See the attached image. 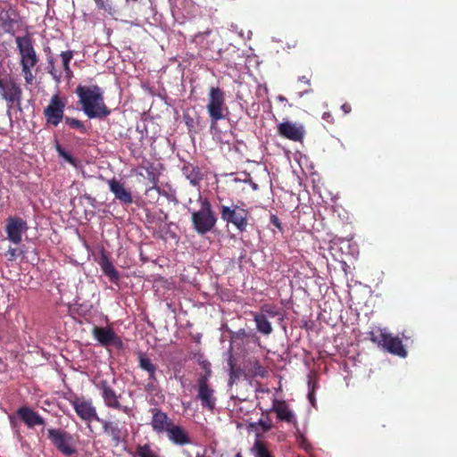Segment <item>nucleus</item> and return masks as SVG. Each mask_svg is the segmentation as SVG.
I'll use <instances>...</instances> for the list:
<instances>
[{
  "label": "nucleus",
  "mask_w": 457,
  "mask_h": 457,
  "mask_svg": "<svg viewBox=\"0 0 457 457\" xmlns=\"http://www.w3.org/2000/svg\"><path fill=\"white\" fill-rule=\"evenodd\" d=\"M0 95L7 102L9 107L14 104L21 105L22 89L14 79L8 78L0 81Z\"/></svg>",
  "instance_id": "11"
},
{
  "label": "nucleus",
  "mask_w": 457,
  "mask_h": 457,
  "mask_svg": "<svg viewBox=\"0 0 457 457\" xmlns=\"http://www.w3.org/2000/svg\"><path fill=\"white\" fill-rule=\"evenodd\" d=\"M197 386V398L200 400L202 407L212 411L216 406L214 389L209 385V382H205L204 378L198 379Z\"/></svg>",
  "instance_id": "16"
},
{
  "label": "nucleus",
  "mask_w": 457,
  "mask_h": 457,
  "mask_svg": "<svg viewBox=\"0 0 457 457\" xmlns=\"http://www.w3.org/2000/svg\"><path fill=\"white\" fill-rule=\"evenodd\" d=\"M97 9L104 11L109 15H114L115 10L112 6L110 0H94Z\"/></svg>",
  "instance_id": "33"
},
{
  "label": "nucleus",
  "mask_w": 457,
  "mask_h": 457,
  "mask_svg": "<svg viewBox=\"0 0 457 457\" xmlns=\"http://www.w3.org/2000/svg\"><path fill=\"white\" fill-rule=\"evenodd\" d=\"M137 359L138 367L147 372L148 380H156L157 366L153 363L152 360L145 353H139Z\"/></svg>",
  "instance_id": "25"
},
{
  "label": "nucleus",
  "mask_w": 457,
  "mask_h": 457,
  "mask_svg": "<svg viewBox=\"0 0 457 457\" xmlns=\"http://www.w3.org/2000/svg\"><path fill=\"white\" fill-rule=\"evenodd\" d=\"M70 403L74 408L77 415L85 422L90 423L93 420L100 422L102 420L99 418L96 408L94 406L91 399L76 396L70 400Z\"/></svg>",
  "instance_id": "9"
},
{
  "label": "nucleus",
  "mask_w": 457,
  "mask_h": 457,
  "mask_svg": "<svg viewBox=\"0 0 457 457\" xmlns=\"http://www.w3.org/2000/svg\"><path fill=\"white\" fill-rule=\"evenodd\" d=\"M15 43L19 52L21 66H36L39 62L38 55L34 47V40L29 33L15 37Z\"/></svg>",
  "instance_id": "7"
},
{
  "label": "nucleus",
  "mask_w": 457,
  "mask_h": 457,
  "mask_svg": "<svg viewBox=\"0 0 457 457\" xmlns=\"http://www.w3.org/2000/svg\"><path fill=\"white\" fill-rule=\"evenodd\" d=\"M236 377H237V370H235V372L232 374V378L231 379H233Z\"/></svg>",
  "instance_id": "51"
},
{
  "label": "nucleus",
  "mask_w": 457,
  "mask_h": 457,
  "mask_svg": "<svg viewBox=\"0 0 457 457\" xmlns=\"http://www.w3.org/2000/svg\"><path fill=\"white\" fill-rule=\"evenodd\" d=\"M97 262L101 267L103 274L109 278V281L112 284H118L120 280L119 271L114 267L113 263L111 262L108 254L104 250L101 251V254Z\"/></svg>",
  "instance_id": "20"
},
{
  "label": "nucleus",
  "mask_w": 457,
  "mask_h": 457,
  "mask_svg": "<svg viewBox=\"0 0 457 457\" xmlns=\"http://www.w3.org/2000/svg\"><path fill=\"white\" fill-rule=\"evenodd\" d=\"M312 89H309V90H305L304 93H309V92H312Z\"/></svg>",
  "instance_id": "53"
},
{
  "label": "nucleus",
  "mask_w": 457,
  "mask_h": 457,
  "mask_svg": "<svg viewBox=\"0 0 457 457\" xmlns=\"http://www.w3.org/2000/svg\"><path fill=\"white\" fill-rule=\"evenodd\" d=\"M76 94L82 106V111L89 119H103L111 113L104 99V92L97 85L89 87L79 85Z\"/></svg>",
  "instance_id": "1"
},
{
  "label": "nucleus",
  "mask_w": 457,
  "mask_h": 457,
  "mask_svg": "<svg viewBox=\"0 0 457 457\" xmlns=\"http://www.w3.org/2000/svg\"><path fill=\"white\" fill-rule=\"evenodd\" d=\"M146 171H147V175H148V179L151 181L153 186H156L158 183V178L155 175V173L153 171V167L151 166V167L147 168Z\"/></svg>",
  "instance_id": "41"
},
{
  "label": "nucleus",
  "mask_w": 457,
  "mask_h": 457,
  "mask_svg": "<svg viewBox=\"0 0 457 457\" xmlns=\"http://www.w3.org/2000/svg\"><path fill=\"white\" fill-rule=\"evenodd\" d=\"M220 214L223 221L233 224L240 232L246 230L249 211L245 208L244 203L232 204L231 206L221 205Z\"/></svg>",
  "instance_id": "5"
},
{
  "label": "nucleus",
  "mask_w": 457,
  "mask_h": 457,
  "mask_svg": "<svg viewBox=\"0 0 457 457\" xmlns=\"http://www.w3.org/2000/svg\"><path fill=\"white\" fill-rule=\"evenodd\" d=\"M152 411V420L150 425L153 430L157 434L167 433L170 428L172 426L173 421L168 417V415L158 408H154Z\"/></svg>",
  "instance_id": "18"
},
{
  "label": "nucleus",
  "mask_w": 457,
  "mask_h": 457,
  "mask_svg": "<svg viewBox=\"0 0 457 457\" xmlns=\"http://www.w3.org/2000/svg\"><path fill=\"white\" fill-rule=\"evenodd\" d=\"M250 452L253 457H274L269 444L260 438H255Z\"/></svg>",
  "instance_id": "27"
},
{
  "label": "nucleus",
  "mask_w": 457,
  "mask_h": 457,
  "mask_svg": "<svg viewBox=\"0 0 457 457\" xmlns=\"http://www.w3.org/2000/svg\"><path fill=\"white\" fill-rule=\"evenodd\" d=\"M235 457H243L241 453H237Z\"/></svg>",
  "instance_id": "52"
},
{
  "label": "nucleus",
  "mask_w": 457,
  "mask_h": 457,
  "mask_svg": "<svg viewBox=\"0 0 457 457\" xmlns=\"http://www.w3.org/2000/svg\"><path fill=\"white\" fill-rule=\"evenodd\" d=\"M202 369L204 370V374H202L198 379H205V382H209L212 376L211 363L208 361H203L200 362Z\"/></svg>",
  "instance_id": "36"
},
{
  "label": "nucleus",
  "mask_w": 457,
  "mask_h": 457,
  "mask_svg": "<svg viewBox=\"0 0 457 457\" xmlns=\"http://www.w3.org/2000/svg\"><path fill=\"white\" fill-rule=\"evenodd\" d=\"M254 321L259 332L264 335H270L272 332V327L268 320L267 316L263 313H257L254 315Z\"/></svg>",
  "instance_id": "28"
},
{
  "label": "nucleus",
  "mask_w": 457,
  "mask_h": 457,
  "mask_svg": "<svg viewBox=\"0 0 457 457\" xmlns=\"http://www.w3.org/2000/svg\"><path fill=\"white\" fill-rule=\"evenodd\" d=\"M200 209L191 212V221L194 229L200 235L212 231L216 223L217 217L212 210V204L207 198L199 196Z\"/></svg>",
  "instance_id": "2"
},
{
  "label": "nucleus",
  "mask_w": 457,
  "mask_h": 457,
  "mask_svg": "<svg viewBox=\"0 0 457 457\" xmlns=\"http://www.w3.org/2000/svg\"><path fill=\"white\" fill-rule=\"evenodd\" d=\"M261 310V313H263L265 315L268 314L271 318H274L279 314L278 308L270 304L262 305Z\"/></svg>",
  "instance_id": "38"
},
{
  "label": "nucleus",
  "mask_w": 457,
  "mask_h": 457,
  "mask_svg": "<svg viewBox=\"0 0 457 457\" xmlns=\"http://www.w3.org/2000/svg\"><path fill=\"white\" fill-rule=\"evenodd\" d=\"M273 427L272 420L269 416L260 419L257 422H251L248 428L255 433V437L262 439V434L270 431Z\"/></svg>",
  "instance_id": "26"
},
{
  "label": "nucleus",
  "mask_w": 457,
  "mask_h": 457,
  "mask_svg": "<svg viewBox=\"0 0 457 457\" xmlns=\"http://www.w3.org/2000/svg\"><path fill=\"white\" fill-rule=\"evenodd\" d=\"M22 25L20 13L12 7L0 9V28L4 33L14 36Z\"/></svg>",
  "instance_id": "13"
},
{
  "label": "nucleus",
  "mask_w": 457,
  "mask_h": 457,
  "mask_svg": "<svg viewBox=\"0 0 457 457\" xmlns=\"http://www.w3.org/2000/svg\"><path fill=\"white\" fill-rule=\"evenodd\" d=\"M22 74L24 75V79L27 84H32L35 77L32 73V69L35 66H21Z\"/></svg>",
  "instance_id": "37"
},
{
  "label": "nucleus",
  "mask_w": 457,
  "mask_h": 457,
  "mask_svg": "<svg viewBox=\"0 0 457 457\" xmlns=\"http://www.w3.org/2000/svg\"><path fill=\"white\" fill-rule=\"evenodd\" d=\"M64 120H65L66 124H68L71 128L77 129L83 133L86 132V127L82 121H80L75 118H71V117H68V116H66L64 118Z\"/></svg>",
  "instance_id": "35"
},
{
  "label": "nucleus",
  "mask_w": 457,
  "mask_h": 457,
  "mask_svg": "<svg viewBox=\"0 0 457 457\" xmlns=\"http://www.w3.org/2000/svg\"><path fill=\"white\" fill-rule=\"evenodd\" d=\"M17 414L29 428L45 424V420L39 416L37 412L29 407L23 406L19 408Z\"/></svg>",
  "instance_id": "23"
},
{
  "label": "nucleus",
  "mask_w": 457,
  "mask_h": 457,
  "mask_svg": "<svg viewBox=\"0 0 457 457\" xmlns=\"http://www.w3.org/2000/svg\"><path fill=\"white\" fill-rule=\"evenodd\" d=\"M370 339L383 347L386 352L402 358L407 356V351L404 348L402 340L398 337H393L385 329L378 328L370 332Z\"/></svg>",
  "instance_id": "4"
},
{
  "label": "nucleus",
  "mask_w": 457,
  "mask_h": 457,
  "mask_svg": "<svg viewBox=\"0 0 457 457\" xmlns=\"http://www.w3.org/2000/svg\"><path fill=\"white\" fill-rule=\"evenodd\" d=\"M182 173L193 186H197L203 179V173L198 166L192 163H185L182 167Z\"/></svg>",
  "instance_id": "24"
},
{
  "label": "nucleus",
  "mask_w": 457,
  "mask_h": 457,
  "mask_svg": "<svg viewBox=\"0 0 457 457\" xmlns=\"http://www.w3.org/2000/svg\"><path fill=\"white\" fill-rule=\"evenodd\" d=\"M156 382H157V379L156 380H148L147 384L145 386V391L147 393H155L157 390L156 385H155Z\"/></svg>",
  "instance_id": "42"
},
{
  "label": "nucleus",
  "mask_w": 457,
  "mask_h": 457,
  "mask_svg": "<svg viewBox=\"0 0 457 457\" xmlns=\"http://www.w3.org/2000/svg\"><path fill=\"white\" fill-rule=\"evenodd\" d=\"M92 334L96 341L104 347L114 346L117 349L123 348L121 338L114 332L111 327L95 326Z\"/></svg>",
  "instance_id": "14"
},
{
  "label": "nucleus",
  "mask_w": 457,
  "mask_h": 457,
  "mask_svg": "<svg viewBox=\"0 0 457 457\" xmlns=\"http://www.w3.org/2000/svg\"><path fill=\"white\" fill-rule=\"evenodd\" d=\"M270 411L276 413L279 421L297 426L295 416L285 401L274 399Z\"/></svg>",
  "instance_id": "19"
},
{
  "label": "nucleus",
  "mask_w": 457,
  "mask_h": 457,
  "mask_svg": "<svg viewBox=\"0 0 457 457\" xmlns=\"http://www.w3.org/2000/svg\"><path fill=\"white\" fill-rule=\"evenodd\" d=\"M250 184H251V187L253 190H257L258 189V185L254 182H253L252 180H250Z\"/></svg>",
  "instance_id": "49"
},
{
  "label": "nucleus",
  "mask_w": 457,
  "mask_h": 457,
  "mask_svg": "<svg viewBox=\"0 0 457 457\" xmlns=\"http://www.w3.org/2000/svg\"><path fill=\"white\" fill-rule=\"evenodd\" d=\"M136 454L138 457H158L149 444L138 445L136 448Z\"/></svg>",
  "instance_id": "32"
},
{
  "label": "nucleus",
  "mask_w": 457,
  "mask_h": 457,
  "mask_svg": "<svg viewBox=\"0 0 457 457\" xmlns=\"http://www.w3.org/2000/svg\"><path fill=\"white\" fill-rule=\"evenodd\" d=\"M270 222L273 224L276 228H278L279 230H282L281 222L278 219V217L275 214L270 215Z\"/></svg>",
  "instance_id": "43"
},
{
  "label": "nucleus",
  "mask_w": 457,
  "mask_h": 457,
  "mask_svg": "<svg viewBox=\"0 0 457 457\" xmlns=\"http://www.w3.org/2000/svg\"><path fill=\"white\" fill-rule=\"evenodd\" d=\"M206 110L211 121V129L217 128V122L227 116L225 93L220 87H212L208 93V104Z\"/></svg>",
  "instance_id": "3"
},
{
  "label": "nucleus",
  "mask_w": 457,
  "mask_h": 457,
  "mask_svg": "<svg viewBox=\"0 0 457 457\" xmlns=\"http://www.w3.org/2000/svg\"><path fill=\"white\" fill-rule=\"evenodd\" d=\"M253 373L256 376L264 378L267 374L266 369L261 364V362L255 360L253 363Z\"/></svg>",
  "instance_id": "39"
},
{
  "label": "nucleus",
  "mask_w": 457,
  "mask_h": 457,
  "mask_svg": "<svg viewBox=\"0 0 457 457\" xmlns=\"http://www.w3.org/2000/svg\"><path fill=\"white\" fill-rule=\"evenodd\" d=\"M228 364L229 366V376L232 378V374L235 372V363L232 356L229 357Z\"/></svg>",
  "instance_id": "46"
},
{
  "label": "nucleus",
  "mask_w": 457,
  "mask_h": 457,
  "mask_svg": "<svg viewBox=\"0 0 457 457\" xmlns=\"http://www.w3.org/2000/svg\"><path fill=\"white\" fill-rule=\"evenodd\" d=\"M211 29H207L204 32H198L197 34H195L194 40L196 42V44L200 45L202 48L208 49L209 46L206 39L211 35Z\"/></svg>",
  "instance_id": "34"
},
{
  "label": "nucleus",
  "mask_w": 457,
  "mask_h": 457,
  "mask_svg": "<svg viewBox=\"0 0 457 457\" xmlns=\"http://www.w3.org/2000/svg\"><path fill=\"white\" fill-rule=\"evenodd\" d=\"M184 120H185L186 125H187L188 128L193 127V123H194V120H193V118H191L189 115L185 114V115H184Z\"/></svg>",
  "instance_id": "48"
},
{
  "label": "nucleus",
  "mask_w": 457,
  "mask_h": 457,
  "mask_svg": "<svg viewBox=\"0 0 457 457\" xmlns=\"http://www.w3.org/2000/svg\"><path fill=\"white\" fill-rule=\"evenodd\" d=\"M26 251L23 246H10L5 252L4 256L9 262H15L17 260H22L25 257Z\"/></svg>",
  "instance_id": "29"
},
{
  "label": "nucleus",
  "mask_w": 457,
  "mask_h": 457,
  "mask_svg": "<svg viewBox=\"0 0 457 457\" xmlns=\"http://www.w3.org/2000/svg\"><path fill=\"white\" fill-rule=\"evenodd\" d=\"M65 103L58 95L51 97L49 104L44 110V116L48 124L56 127L63 119Z\"/></svg>",
  "instance_id": "15"
},
{
  "label": "nucleus",
  "mask_w": 457,
  "mask_h": 457,
  "mask_svg": "<svg viewBox=\"0 0 457 457\" xmlns=\"http://www.w3.org/2000/svg\"><path fill=\"white\" fill-rule=\"evenodd\" d=\"M96 386L101 391L102 398L107 408L120 411L125 414L130 413L131 409L120 402L121 395L118 394L106 379L99 380Z\"/></svg>",
  "instance_id": "8"
},
{
  "label": "nucleus",
  "mask_w": 457,
  "mask_h": 457,
  "mask_svg": "<svg viewBox=\"0 0 457 457\" xmlns=\"http://www.w3.org/2000/svg\"><path fill=\"white\" fill-rule=\"evenodd\" d=\"M166 434L169 440L174 445H187L192 444L188 433L181 426L174 425L173 423Z\"/></svg>",
  "instance_id": "22"
},
{
  "label": "nucleus",
  "mask_w": 457,
  "mask_h": 457,
  "mask_svg": "<svg viewBox=\"0 0 457 457\" xmlns=\"http://www.w3.org/2000/svg\"><path fill=\"white\" fill-rule=\"evenodd\" d=\"M322 119L324 120H326L328 123H330V124L334 123V117H333L332 113L329 112H325L322 115Z\"/></svg>",
  "instance_id": "45"
},
{
  "label": "nucleus",
  "mask_w": 457,
  "mask_h": 457,
  "mask_svg": "<svg viewBox=\"0 0 457 457\" xmlns=\"http://www.w3.org/2000/svg\"><path fill=\"white\" fill-rule=\"evenodd\" d=\"M55 150L58 153V155L63 158L71 165H72L73 167L78 166V161L71 154L66 152L65 149L59 143H56Z\"/></svg>",
  "instance_id": "31"
},
{
  "label": "nucleus",
  "mask_w": 457,
  "mask_h": 457,
  "mask_svg": "<svg viewBox=\"0 0 457 457\" xmlns=\"http://www.w3.org/2000/svg\"><path fill=\"white\" fill-rule=\"evenodd\" d=\"M29 226L26 220L19 216H10L6 220L5 233L7 239L14 245H20L23 234H26Z\"/></svg>",
  "instance_id": "10"
},
{
  "label": "nucleus",
  "mask_w": 457,
  "mask_h": 457,
  "mask_svg": "<svg viewBox=\"0 0 457 457\" xmlns=\"http://www.w3.org/2000/svg\"><path fill=\"white\" fill-rule=\"evenodd\" d=\"M104 433L110 437L112 446H119L126 444L129 436V431L125 426H120L118 422L101 420Z\"/></svg>",
  "instance_id": "12"
},
{
  "label": "nucleus",
  "mask_w": 457,
  "mask_h": 457,
  "mask_svg": "<svg viewBox=\"0 0 457 457\" xmlns=\"http://www.w3.org/2000/svg\"><path fill=\"white\" fill-rule=\"evenodd\" d=\"M110 191L123 204H130L133 202L131 193L125 188L124 185L115 178L108 181Z\"/></svg>",
  "instance_id": "21"
},
{
  "label": "nucleus",
  "mask_w": 457,
  "mask_h": 457,
  "mask_svg": "<svg viewBox=\"0 0 457 457\" xmlns=\"http://www.w3.org/2000/svg\"><path fill=\"white\" fill-rule=\"evenodd\" d=\"M311 78H312V72H310L306 75L300 76L298 78V81L304 83L306 85H310Z\"/></svg>",
  "instance_id": "44"
},
{
  "label": "nucleus",
  "mask_w": 457,
  "mask_h": 457,
  "mask_svg": "<svg viewBox=\"0 0 457 457\" xmlns=\"http://www.w3.org/2000/svg\"><path fill=\"white\" fill-rule=\"evenodd\" d=\"M47 438L52 445L66 457L72 456L77 453L78 450L73 436L67 431L61 428H48Z\"/></svg>",
  "instance_id": "6"
},
{
  "label": "nucleus",
  "mask_w": 457,
  "mask_h": 457,
  "mask_svg": "<svg viewBox=\"0 0 457 457\" xmlns=\"http://www.w3.org/2000/svg\"><path fill=\"white\" fill-rule=\"evenodd\" d=\"M278 134L291 141L300 142L304 136V128L302 125L290 121H284L278 126Z\"/></svg>",
  "instance_id": "17"
},
{
  "label": "nucleus",
  "mask_w": 457,
  "mask_h": 457,
  "mask_svg": "<svg viewBox=\"0 0 457 457\" xmlns=\"http://www.w3.org/2000/svg\"><path fill=\"white\" fill-rule=\"evenodd\" d=\"M278 101H280V102H284V101H286L287 99H286V97H285V96H278Z\"/></svg>",
  "instance_id": "50"
},
{
  "label": "nucleus",
  "mask_w": 457,
  "mask_h": 457,
  "mask_svg": "<svg viewBox=\"0 0 457 457\" xmlns=\"http://www.w3.org/2000/svg\"><path fill=\"white\" fill-rule=\"evenodd\" d=\"M48 71L49 73L56 79L59 80L61 74H58L55 67H54V61L53 58L48 59Z\"/></svg>",
  "instance_id": "40"
},
{
  "label": "nucleus",
  "mask_w": 457,
  "mask_h": 457,
  "mask_svg": "<svg viewBox=\"0 0 457 457\" xmlns=\"http://www.w3.org/2000/svg\"><path fill=\"white\" fill-rule=\"evenodd\" d=\"M341 109L344 112L345 114L350 113L352 111V107L350 104L345 103L341 105Z\"/></svg>",
  "instance_id": "47"
},
{
  "label": "nucleus",
  "mask_w": 457,
  "mask_h": 457,
  "mask_svg": "<svg viewBox=\"0 0 457 457\" xmlns=\"http://www.w3.org/2000/svg\"><path fill=\"white\" fill-rule=\"evenodd\" d=\"M73 51L71 50L62 52L60 54L62 62V68L67 77H71L72 74V71L70 68V62L73 58Z\"/></svg>",
  "instance_id": "30"
}]
</instances>
